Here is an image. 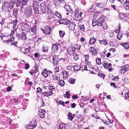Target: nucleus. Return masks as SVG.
<instances>
[{"instance_id":"64","label":"nucleus","mask_w":129,"mask_h":129,"mask_svg":"<svg viewBox=\"0 0 129 129\" xmlns=\"http://www.w3.org/2000/svg\"><path fill=\"white\" fill-rule=\"evenodd\" d=\"M115 32L116 33H117L118 34H119L120 33V28H119L118 29H116Z\"/></svg>"},{"instance_id":"25","label":"nucleus","mask_w":129,"mask_h":129,"mask_svg":"<svg viewBox=\"0 0 129 129\" xmlns=\"http://www.w3.org/2000/svg\"><path fill=\"white\" fill-rule=\"evenodd\" d=\"M96 40V39L93 37H91L90 38L89 42V43L91 45L94 44Z\"/></svg>"},{"instance_id":"24","label":"nucleus","mask_w":129,"mask_h":129,"mask_svg":"<svg viewBox=\"0 0 129 129\" xmlns=\"http://www.w3.org/2000/svg\"><path fill=\"white\" fill-rule=\"evenodd\" d=\"M48 17L50 19L52 18L54 16V13L49 9H48Z\"/></svg>"},{"instance_id":"14","label":"nucleus","mask_w":129,"mask_h":129,"mask_svg":"<svg viewBox=\"0 0 129 129\" xmlns=\"http://www.w3.org/2000/svg\"><path fill=\"white\" fill-rule=\"evenodd\" d=\"M38 5L39 3L37 1H33V6L35 11L36 13L39 11Z\"/></svg>"},{"instance_id":"56","label":"nucleus","mask_w":129,"mask_h":129,"mask_svg":"<svg viewBox=\"0 0 129 129\" xmlns=\"http://www.w3.org/2000/svg\"><path fill=\"white\" fill-rule=\"evenodd\" d=\"M74 59L75 60H77L79 58L78 54H75L74 55Z\"/></svg>"},{"instance_id":"63","label":"nucleus","mask_w":129,"mask_h":129,"mask_svg":"<svg viewBox=\"0 0 129 129\" xmlns=\"http://www.w3.org/2000/svg\"><path fill=\"white\" fill-rule=\"evenodd\" d=\"M118 76H116L114 77L112 79L114 81H117L118 79Z\"/></svg>"},{"instance_id":"62","label":"nucleus","mask_w":129,"mask_h":129,"mask_svg":"<svg viewBox=\"0 0 129 129\" xmlns=\"http://www.w3.org/2000/svg\"><path fill=\"white\" fill-rule=\"evenodd\" d=\"M16 43H17V42H16L13 41L11 42L10 44L11 45H14V46H15L16 45Z\"/></svg>"},{"instance_id":"59","label":"nucleus","mask_w":129,"mask_h":129,"mask_svg":"<svg viewBox=\"0 0 129 129\" xmlns=\"http://www.w3.org/2000/svg\"><path fill=\"white\" fill-rule=\"evenodd\" d=\"M86 0H82L81 4H82L83 5H85L86 4Z\"/></svg>"},{"instance_id":"21","label":"nucleus","mask_w":129,"mask_h":129,"mask_svg":"<svg viewBox=\"0 0 129 129\" xmlns=\"http://www.w3.org/2000/svg\"><path fill=\"white\" fill-rule=\"evenodd\" d=\"M102 63L104 68L105 69H107L111 67V63H109L108 64V63L107 62H106L105 61H104Z\"/></svg>"},{"instance_id":"54","label":"nucleus","mask_w":129,"mask_h":129,"mask_svg":"<svg viewBox=\"0 0 129 129\" xmlns=\"http://www.w3.org/2000/svg\"><path fill=\"white\" fill-rule=\"evenodd\" d=\"M123 5L124 7L125 8L126 10H129V5L126 4H125V5H124V4H123Z\"/></svg>"},{"instance_id":"41","label":"nucleus","mask_w":129,"mask_h":129,"mask_svg":"<svg viewBox=\"0 0 129 129\" xmlns=\"http://www.w3.org/2000/svg\"><path fill=\"white\" fill-rule=\"evenodd\" d=\"M59 129H65V124L63 123H61L59 126Z\"/></svg>"},{"instance_id":"34","label":"nucleus","mask_w":129,"mask_h":129,"mask_svg":"<svg viewBox=\"0 0 129 129\" xmlns=\"http://www.w3.org/2000/svg\"><path fill=\"white\" fill-rule=\"evenodd\" d=\"M58 82V84L61 87L63 86L65 84V83L64 80H59Z\"/></svg>"},{"instance_id":"19","label":"nucleus","mask_w":129,"mask_h":129,"mask_svg":"<svg viewBox=\"0 0 129 129\" xmlns=\"http://www.w3.org/2000/svg\"><path fill=\"white\" fill-rule=\"evenodd\" d=\"M45 110L44 109H41L39 111V115L40 117L42 118H43L45 117Z\"/></svg>"},{"instance_id":"10","label":"nucleus","mask_w":129,"mask_h":129,"mask_svg":"<svg viewBox=\"0 0 129 129\" xmlns=\"http://www.w3.org/2000/svg\"><path fill=\"white\" fill-rule=\"evenodd\" d=\"M76 48L74 47L70 46L67 49V52L68 54L70 55L73 54L75 51Z\"/></svg>"},{"instance_id":"20","label":"nucleus","mask_w":129,"mask_h":129,"mask_svg":"<svg viewBox=\"0 0 129 129\" xmlns=\"http://www.w3.org/2000/svg\"><path fill=\"white\" fill-rule=\"evenodd\" d=\"M64 8L66 11L68 12H69L71 14L73 13V11L72 10L71 8H70V6L69 5H65L64 6Z\"/></svg>"},{"instance_id":"3","label":"nucleus","mask_w":129,"mask_h":129,"mask_svg":"<svg viewBox=\"0 0 129 129\" xmlns=\"http://www.w3.org/2000/svg\"><path fill=\"white\" fill-rule=\"evenodd\" d=\"M41 30L43 33L46 35H49L50 34L51 30V28L49 26H45L43 29L41 28Z\"/></svg>"},{"instance_id":"42","label":"nucleus","mask_w":129,"mask_h":129,"mask_svg":"<svg viewBox=\"0 0 129 129\" xmlns=\"http://www.w3.org/2000/svg\"><path fill=\"white\" fill-rule=\"evenodd\" d=\"M102 25L103 29H104L106 30L108 28V26L107 25L106 23L105 22L103 23Z\"/></svg>"},{"instance_id":"22","label":"nucleus","mask_w":129,"mask_h":129,"mask_svg":"<svg viewBox=\"0 0 129 129\" xmlns=\"http://www.w3.org/2000/svg\"><path fill=\"white\" fill-rule=\"evenodd\" d=\"M43 95L46 96H51L53 94L52 91L51 90L49 92H45L42 93Z\"/></svg>"},{"instance_id":"31","label":"nucleus","mask_w":129,"mask_h":129,"mask_svg":"<svg viewBox=\"0 0 129 129\" xmlns=\"http://www.w3.org/2000/svg\"><path fill=\"white\" fill-rule=\"evenodd\" d=\"M18 9L17 8H14L13 10V14L16 18L18 17Z\"/></svg>"},{"instance_id":"57","label":"nucleus","mask_w":129,"mask_h":129,"mask_svg":"<svg viewBox=\"0 0 129 129\" xmlns=\"http://www.w3.org/2000/svg\"><path fill=\"white\" fill-rule=\"evenodd\" d=\"M37 92L38 93L41 92L42 90V89L40 87H39L37 88Z\"/></svg>"},{"instance_id":"49","label":"nucleus","mask_w":129,"mask_h":129,"mask_svg":"<svg viewBox=\"0 0 129 129\" xmlns=\"http://www.w3.org/2000/svg\"><path fill=\"white\" fill-rule=\"evenodd\" d=\"M124 98L125 99H127L129 97V90H128L127 93H126L124 94Z\"/></svg>"},{"instance_id":"18","label":"nucleus","mask_w":129,"mask_h":129,"mask_svg":"<svg viewBox=\"0 0 129 129\" xmlns=\"http://www.w3.org/2000/svg\"><path fill=\"white\" fill-rule=\"evenodd\" d=\"M58 48L56 44L53 45L52 47V50L53 52L56 53L58 52Z\"/></svg>"},{"instance_id":"35","label":"nucleus","mask_w":129,"mask_h":129,"mask_svg":"<svg viewBox=\"0 0 129 129\" xmlns=\"http://www.w3.org/2000/svg\"><path fill=\"white\" fill-rule=\"evenodd\" d=\"M68 118L69 120H71L73 119V117L72 116V113L70 112H69L68 115Z\"/></svg>"},{"instance_id":"4","label":"nucleus","mask_w":129,"mask_h":129,"mask_svg":"<svg viewBox=\"0 0 129 129\" xmlns=\"http://www.w3.org/2000/svg\"><path fill=\"white\" fill-rule=\"evenodd\" d=\"M24 13L26 17L28 18L30 17L32 13V10L30 7L25 8Z\"/></svg>"},{"instance_id":"52","label":"nucleus","mask_w":129,"mask_h":129,"mask_svg":"<svg viewBox=\"0 0 129 129\" xmlns=\"http://www.w3.org/2000/svg\"><path fill=\"white\" fill-rule=\"evenodd\" d=\"M122 35H121V34H120V33L119 34H117V38L119 40H120L122 38Z\"/></svg>"},{"instance_id":"29","label":"nucleus","mask_w":129,"mask_h":129,"mask_svg":"<svg viewBox=\"0 0 129 129\" xmlns=\"http://www.w3.org/2000/svg\"><path fill=\"white\" fill-rule=\"evenodd\" d=\"M95 5L97 7L102 8L104 7L105 6V4L102 3H95Z\"/></svg>"},{"instance_id":"27","label":"nucleus","mask_w":129,"mask_h":129,"mask_svg":"<svg viewBox=\"0 0 129 129\" xmlns=\"http://www.w3.org/2000/svg\"><path fill=\"white\" fill-rule=\"evenodd\" d=\"M63 1V0H54V3L56 6H57L59 5L60 3Z\"/></svg>"},{"instance_id":"6","label":"nucleus","mask_w":129,"mask_h":129,"mask_svg":"<svg viewBox=\"0 0 129 129\" xmlns=\"http://www.w3.org/2000/svg\"><path fill=\"white\" fill-rule=\"evenodd\" d=\"M37 123L36 121H32L27 124V128L28 129H33L35 128L37 125Z\"/></svg>"},{"instance_id":"15","label":"nucleus","mask_w":129,"mask_h":129,"mask_svg":"<svg viewBox=\"0 0 129 129\" xmlns=\"http://www.w3.org/2000/svg\"><path fill=\"white\" fill-rule=\"evenodd\" d=\"M71 21L67 19H63L59 20L60 24L67 25L70 23Z\"/></svg>"},{"instance_id":"17","label":"nucleus","mask_w":129,"mask_h":129,"mask_svg":"<svg viewBox=\"0 0 129 129\" xmlns=\"http://www.w3.org/2000/svg\"><path fill=\"white\" fill-rule=\"evenodd\" d=\"M69 23L68 26V27L70 30H73L75 29V27L76 26L74 22H72Z\"/></svg>"},{"instance_id":"33","label":"nucleus","mask_w":129,"mask_h":129,"mask_svg":"<svg viewBox=\"0 0 129 129\" xmlns=\"http://www.w3.org/2000/svg\"><path fill=\"white\" fill-rule=\"evenodd\" d=\"M48 49V47L46 46H43L41 48V50L42 51L44 52H47Z\"/></svg>"},{"instance_id":"11","label":"nucleus","mask_w":129,"mask_h":129,"mask_svg":"<svg viewBox=\"0 0 129 129\" xmlns=\"http://www.w3.org/2000/svg\"><path fill=\"white\" fill-rule=\"evenodd\" d=\"M28 0H17L16 3L17 7L20 6L21 4L23 5H25L27 3Z\"/></svg>"},{"instance_id":"39","label":"nucleus","mask_w":129,"mask_h":129,"mask_svg":"<svg viewBox=\"0 0 129 129\" xmlns=\"http://www.w3.org/2000/svg\"><path fill=\"white\" fill-rule=\"evenodd\" d=\"M126 17V15L123 13H121L119 14V17L120 19H123Z\"/></svg>"},{"instance_id":"36","label":"nucleus","mask_w":129,"mask_h":129,"mask_svg":"<svg viewBox=\"0 0 129 129\" xmlns=\"http://www.w3.org/2000/svg\"><path fill=\"white\" fill-rule=\"evenodd\" d=\"M59 32L60 37L61 38H63L65 34L64 31L60 30L59 31Z\"/></svg>"},{"instance_id":"12","label":"nucleus","mask_w":129,"mask_h":129,"mask_svg":"<svg viewBox=\"0 0 129 129\" xmlns=\"http://www.w3.org/2000/svg\"><path fill=\"white\" fill-rule=\"evenodd\" d=\"M89 51L91 53L92 55L96 56L97 54V52L96 50L93 47H90L89 48Z\"/></svg>"},{"instance_id":"8","label":"nucleus","mask_w":129,"mask_h":129,"mask_svg":"<svg viewBox=\"0 0 129 129\" xmlns=\"http://www.w3.org/2000/svg\"><path fill=\"white\" fill-rule=\"evenodd\" d=\"M30 47H28V48L26 47H22L20 49V51L25 54L27 55L30 53Z\"/></svg>"},{"instance_id":"2","label":"nucleus","mask_w":129,"mask_h":129,"mask_svg":"<svg viewBox=\"0 0 129 129\" xmlns=\"http://www.w3.org/2000/svg\"><path fill=\"white\" fill-rule=\"evenodd\" d=\"M83 13L81 12H80L78 10H76L75 12V15L73 17V19L77 21H80L81 20L83 16Z\"/></svg>"},{"instance_id":"30","label":"nucleus","mask_w":129,"mask_h":129,"mask_svg":"<svg viewBox=\"0 0 129 129\" xmlns=\"http://www.w3.org/2000/svg\"><path fill=\"white\" fill-rule=\"evenodd\" d=\"M29 25L27 23L23 24L21 26L22 28L23 29H28L29 27Z\"/></svg>"},{"instance_id":"51","label":"nucleus","mask_w":129,"mask_h":129,"mask_svg":"<svg viewBox=\"0 0 129 129\" xmlns=\"http://www.w3.org/2000/svg\"><path fill=\"white\" fill-rule=\"evenodd\" d=\"M124 48L125 49H127L129 48V44L128 42L125 43Z\"/></svg>"},{"instance_id":"23","label":"nucleus","mask_w":129,"mask_h":129,"mask_svg":"<svg viewBox=\"0 0 129 129\" xmlns=\"http://www.w3.org/2000/svg\"><path fill=\"white\" fill-rule=\"evenodd\" d=\"M36 26L34 25L29 30V32L32 35L35 34L36 32Z\"/></svg>"},{"instance_id":"37","label":"nucleus","mask_w":129,"mask_h":129,"mask_svg":"<svg viewBox=\"0 0 129 129\" xmlns=\"http://www.w3.org/2000/svg\"><path fill=\"white\" fill-rule=\"evenodd\" d=\"M97 21L95 19H93L92 21V25L93 27H94L97 25Z\"/></svg>"},{"instance_id":"7","label":"nucleus","mask_w":129,"mask_h":129,"mask_svg":"<svg viewBox=\"0 0 129 129\" xmlns=\"http://www.w3.org/2000/svg\"><path fill=\"white\" fill-rule=\"evenodd\" d=\"M121 68V69L120 70V71L121 73L122 74H124L129 70V66L127 64L123 66Z\"/></svg>"},{"instance_id":"28","label":"nucleus","mask_w":129,"mask_h":129,"mask_svg":"<svg viewBox=\"0 0 129 129\" xmlns=\"http://www.w3.org/2000/svg\"><path fill=\"white\" fill-rule=\"evenodd\" d=\"M14 29L11 32V33L10 35V37H12V39H14V37L13 36V35H14V34L15 33L16 30V29L15 28H14Z\"/></svg>"},{"instance_id":"58","label":"nucleus","mask_w":129,"mask_h":129,"mask_svg":"<svg viewBox=\"0 0 129 129\" xmlns=\"http://www.w3.org/2000/svg\"><path fill=\"white\" fill-rule=\"evenodd\" d=\"M98 75L99 76H101L102 78H104L105 75L103 73H99Z\"/></svg>"},{"instance_id":"60","label":"nucleus","mask_w":129,"mask_h":129,"mask_svg":"<svg viewBox=\"0 0 129 129\" xmlns=\"http://www.w3.org/2000/svg\"><path fill=\"white\" fill-rule=\"evenodd\" d=\"M66 96L67 98H69L70 96V93L68 91H67L66 93Z\"/></svg>"},{"instance_id":"61","label":"nucleus","mask_w":129,"mask_h":129,"mask_svg":"<svg viewBox=\"0 0 129 129\" xmlns=\"http://www.w3.org/2000/svg\"><path fill=\"white\" fill-rule=\"evenodd\" d=\"M58 103L59 104L63 106H65L64 103L63 101L60 100L58 102Z\"/></svg>"},{"instance_id":"48","label":"nucleus","mask_w":129,"mask_h":129,"mask_svg":"<svg viewBox=\"0 0 129 129\" xmlns=\"http://www.w3.org/2000/svg\"><path fill=\"white\" fill-rule=\"evenodd\" d=\"M94 10V9L93 7V6L92 5L91 7L87 9V11L89 12H93Z\"/></svg>"},{"instance_id":"53","label":"nucleus","mask_w":129,"mask_h":129,"mask_svg":"<svg viewBox=\"0 0 129 129\" xmlns=\"http://www.w3.org/2000/svg\"><path fill=\"white\" fill-rule=\"evenodd\" d=\"M80 41L83 43L84 44H85L86 43V41H85V39L83 37L81 38H80Z\"/></svg>"},{"instance_id":"40","label":"nucleus","mask_w":129,"mask_h":129,"mask_svg":"<svg viewBox=\"0 0 129 129\" xmlns=\"http://www.w3.org/2000/svg\"><path fill=\"white\" fill-rule=\"evenodd\" d=\"M62 73L63 75V77L64 78L66 79L68 77L67 72L66 71H64L62 72Z\"/></svg>"},{"instance_id":"9","label":"nucleus","mask_w":129,"mask_h":129,"mask_svg":"<svg viewBox=\"0 0 129 129\" xmlns=\"http://www.w3.org/2000/svg\"><path fill=\"white\" fill-rule=\"evenodd\" d=\"M46 4L45 2L41 3L40 4V12L44 13L46 11Z\"/></svg>"},{"instance_id":"16","label":"nucleus","mask_w":129,"mask_h":129,"mask_svg":"<svg viewBox=\"0 0 129 129\" xmlns=\"http://www.w3.org/2000/svg\"><path fill=\"white\" fill-rule=\"evenodd\" d=\"M53 63L54 65L57 66L58 64V59L57 56H54L52 58Z\"/></svg>"},{"instance_id":"50","label":"nucleus","mask_w":129,"mask_h":129,"mask_svg":"<svg viewBox=\"0 0 129 129\" xmlns=\"http://www.w3.org/2000/svg\"><path fill=\"white\" fill-rule=\"evenodd\" d=\"M47 73V72H42L41 73V74L45 78H46L48 76V75Z\"/></svg>"},{"instance_id":"43","label":"nucleus","mask_w":129,"mask_h":129,"mask_svg":"<svg viewBox=\"0 0 129 129\" xmlns=\"http://www.w3.org/2000/svg\"><path fill=\"white\" fill-rule=\"evenodd\" d=\"M75 80L73 78H71L68 80L69 83L72 84H74L75 82Z\"/></svg>"},{"instance_id":"38","label":"nucleus","mask_w":129,"mask_h":129,"mask_svg":"<svg viewBox=\"0 0 129 129\" xmlns=\"http://www.w3.org/2000/svg\"><path fill=\"white\" fill-rule=\"evenodd\" d=\"M74 70L76 71H79L80 69V66L78 65H77L74 67Z\"/></svg>"},{"instance_id":"32","label":"nucleus","mask_w":129,"mask_h":129,"mask_svg":"<svg viewBox=\"0 0 129 129\" xmlns=\"http://www.w3.org/2000/svg\"><path fill=\"white\" fill-rule=\"evenodd\" d=\"M18 22V21L16 19L15 20L12 21L11 23L13 24V28H15L16 27L17 24Z\"/></svg>"},{"instance_id":"55","label":"nucleus","mask_w":129,"mask_h":129,"mask_svg":"<svg viewBox=\"0 0 129 129\" xmlns=\"http://www.w3.org/2000/svg\"><path fill=\"white\" fill-rule=\"evenodd\" d=\"M77 117L78 118H79L80 120H82L83 119V116L81 114H79L77 115Z\"/></svg>"},{"instance_id":"45","label":"nucleus","mask_w":129,"mask_h":129,"mask_svg":"<svg viewBox=\"0 0 129 129\" xmlns=\"http://www.w3.org/2000/svg\"><path fill=\"white\" fill-rule=\"evenodd\" d=\"M96 63L97 64L100 65L101 64V59L99 58H97L96 60Z\"/></svg>"},{"instance_id":"47","label":"nucleus","mask_w":129,"mask_h":129,"mask_svg":"<svg viewBox=\"0 0 129 129\" xmlns=\"http://www.w3.org/2000/svg\"><path fill=\"white\" fill-rule=\"evenodd\" d=\"M80 30L81 31H84L85 30L84 27V25H80L79 26Z\"/></svg>"},{"instance_id":"46","label":"nucleus","mask_w":129,"mask_h":129,"mask_svg":"<svg viewBox=\"0 0 129 129\" xmlns=\"http://www.w3.org/2000/svg\"><path fill=\"white\" fill-rule=\"evenodd\" d=\"M55 15L58 17L59 18H61L62 17V16L58 12L56 11L55 13Z\"/></svg>"},{"instance_id":"1","label":"nucleus","mask_w":129,"mask_h":129,"mask_svg":"<svg viewBox=\"0 0 129 129\" xmlns=\"http://www.w3.org/2000/svg\"><path fill=\"white\" fill-rule=\"evenodd\" d=\"M14 4V3L13 2H11L8 3L7 1H5L4 2L2 9L3 10H7L8 11L10 12L11 11V10L13 8Z\"/></svg>"},{"instance_id":"5","label":"nucleus","mask_w":129,"mask_h":129,"mask_svg":"<svg viewBox=\"0 0 129 129\" xmlns=\"http://www.w3.org/2000/svg\"><path fill=\"white\" fill-rule=\"evenodd\" d=\"M26 35L24 32H22L19 34H17L16 35V37L18 39L25 40L27 39Z\"/></svg>"},{"instance_id":"13","label":"nucleus","mask_w":129,"mask_h":129,"mask_svg":"<svg viewBox=\"0 0 129 129\" xmlns=\"http://www.w3.org/2000/svg\"><path fill=\"white\" fill-rule=\"evenodd\" d=\"M105 19L104 16H101L100 18L97 21V25L98 26H102L104 22Z\"/></svg>"},{"instance_id":"26","label":"nucleus","mask_w":129,"mask_h":129,"mask_svg":"<svg viewBox=\"0 0 129 129\" xmlns=\"http://www.w3.org/2000/svg\"><path fill=\"white\" fill-rule=\"evenodd\" d=\"M53 81L55 82H57L60 79L59 78L55 75H53Z\"/></svg>"},{"instance_id":"44","label":"nucleus","mask_w":129,"mask_h":129,"mask_svg":"<svg viewBox=\"0 0 129 129\" xmlns=\"http://www.w3.org/2000/svg\"><path fill=\"white\" fill-rule=\"evenodd\" d=\"M100 44H103L104 45H106L108 43L107 41L104 39L103 40L100 41Z\"/></svg>"}]
</instances>
